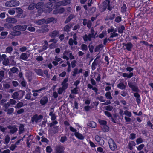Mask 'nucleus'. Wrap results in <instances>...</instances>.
<instances>
[{
  "mask_svg": "<svg viewBox=\"0 0 153 153\" xmlns=\"http://www.w3.org/2000/svg\"><path fill=\"white\" fill-rule=\"evenodd\" d=\"M0 76L3 79L6 78L7 75L4 71L2 70H0Z\"/></svg>",
  "mask_w": 153,
  "mask_h": 153,
  "instance_id": "cd10ccee",
  "label": "nucleus"
},
{
  "mask_svg": "<svg viewBox=\"0 0 153 153\" xmlns=\"http://www.w3.org/2000/svg\"><path fill=\"white\" fill-rule=\"evenodd\" d=\"M20 81L22 85L24 87H25L26 86V82L25 81L24 79L23 80L20 79Z\"/></svg>",
  "mask_w": 153,
  "mask_h": 153,
  "instance_id": "0e129e2a",
  "label": "nucleus"
},
{
  "mask_svg": "<svg viewBox=\"0 0 153 153\" xmlns=\"http://www.w3.org/2000/svg\"><path fill=\"white\" fill-rule=\"evenodd\" d=\"M19 94H20V95L19 96V99H20V100L23 98V96L24 95L25 92L24 91L21 90L19 91Z\"/></svg>",
  "mask_w": 153,
  "mask_h": 153,
  "instance_id": "a19ab883",
  "label": "nucleus"
},
{
  "mask_svg": "<svg viewBox=\"0 0 153 153\" xmlns=\"http://www.w3.org/2000/svg\"><path fill=\"white\" fill-rule=\"evenodd\" d=\"M28 58L27 54L26 53H23L20 56V59L24 60H26Z\"/></svg>",
  "mask_w": 153,
  "mask_h": 153,
  "instance_id": "412c9836",
  "label": "nucleus"
},
{
  "mask_svg": "<svg viewBox=\"0 0 153 153\" xmlns=\"http://www.w3.org/2000/svg\"><path fill=\"white\" fill-rule=\"evenodd\" d=\"M19 4V3L18 1L12 0L7 1L5 3V6L7 7H12L18 6Z\"/></svg>",
  "mask_w": 153,
  "mask_h": 153,
  "instance_id": "f257e3e1",
  "label": "nucleus"
},
{
  "mask_svg": "<svg viewBox=\"0 0 153 153\" xmlns=\"http://www.w3.org/2000/svg\"><path fill=\"white\" fill-rule=\"evenodd\" d=\"M7 128L10 129L9 132L12 134L16 132L18 130V129L15 126H11L10 125H9L7 126Z\"/></svg>",
  "mask_w": 153,
  "mask_h": 153,
  "instance_id": "9d476101",
  "label": "nucleus"
},
{
  "mask_svg": "<svg viewBox=\"0 0 153 153\" xmlns=\"http://www.w3.org/2000/svg\"><path fill=\"white\" fill-rule=\"evenodd\" d=\"M128 84L129 87L133 91L138 92L140 90L138 88V87L134 83H132L130 81L128 82Z\"/></svg>",
  "mask_w": 153,
  "mask_h": 153,
  "instance_id": "20e7f679",
  "label": "nucleus"
},
{
  "mask_svg": "<svg viewBox=\"0 0 153 153\" xmlns=\"http://www.w3.org/2000/svg\"><path fill=\"white\" fill-rule=\"evenodd\" d=\"M71 0H64L60 2V4L63 6H65L69 4Z\"/></svg>",
  "mask_w": 153,
  "mask_h": 153,
  "instance_id": "c85d7f7f",
  "label": "nucleus"
},
{
  "mask_svg": "<svg viewBox=\"0 0 153 153\" xmlns=\"http://www.w3.org/2000/svg\"><path fill=\"white\" fill-rule=\"evenodd\" d=\"M23 105V103L22 102H19L15 106V108H19L22 107Z\"/></svg>",
  "mask_w": 153,
  "mask_h": 153,
  "instance_id": "37998d69",
  "label": "nucleus"
},
{
  "mask_svg": "<svg viewBox=\"0 0 153 153\" xmlns=\"http://www.w3.org/2000/svg\"><path fill=\"white\" fill-rule=\"evenodd\" d=\"M122 76L124 77H127L128 78H130L133 75V74L132 72H130L129 74L126 73H123Z\"/></svg>",
  "mask_w": 153,
  "mask_h": 153,
  "instance_id": "393cba45",
  "label": "nucleus"
},
{
  "mask_svg": "<svg viewBox=\"0 0 153 153\" xmlns=\"http://www.w3.org/2000/svg\"><path fill=\"white\" fill-rule=\"evenodd\" d=\"M27 27V26L26 25H18L14 27L13 29L15 31L20 30L21 31H24L26 30Z\"/></svg>",
  "mask_w": 153,
  "mask_h": 153,
  "instance_id": "7ed1b4c3",
  "label": "nucleus"
},
{
  "mask_svg": "<svg viewBox=\"0 0 153 153\" xmlns=\"http://www.w3.org/2000/svg\"><path fill=\"white\" fill-rule=\"evenodd\" d=\"M127 8L126 4L123 3V6L121 7V11L122 12H125L126 11V9Z\"/></svg>",
  "mask_w": 153,
  "mask_h": 153,
  "instance_id": "bf43d9fd",
  "label": "nucleus"
},
{
  "mask_svg": "<svg viewBox=\"0 0 153 153\" xmlns=\"http://www.w3.org/2000/svg\"><path fill=\"white\" fill-rule=\"evenodd\" d=\"M43 5V4L42 2H39L37 4L35 5V7L37 9H39L41 8Z\"/></svg>",
  "mask_w": 153,
  "mask_h": 153,
  "instance_id": "a18cd8bd",
  "label": "nucleus"
},
{
  "mask_svg": "<svg viewBox=\"0 0 153 153\" xmlns=\"http://www.w3.org/2000/svg\"><path fill=\"white\" fill-rule=\"evenodd\" d=\"M124 114L125 115L129 117H131L132 115V114L131 112L127 110H126L124 111Z\"/></svg>",
  "mask_w": 153,
  "mask_h": 153,
  "instance_id": "09e8293b",
  "label": "nucleus"
},
{
  "mask_svg": "<svg viewBox=\"0 0 153 153\" xmlns=\"http://www.w3.org/2000/svg\"><path fill=\"white\" fill-rule=\"evenodd\" d=\"M50 1V2L47 3L46 6H47V8L49 7L48 8V12H50L52 10V8H51L52 6V3H57L59 0H49Z\"/></svg>",
  "mask_w": 153,
  "mask_h": 153,
  "instance_id": "423d86ee",
  "label": "nucleus"
},
{
  "mask_svg": "<svg viewBox=\"0 0 153 153\" xmlns=\"http://www.w3.org/2000/svg\"><path fill=\"white\" fill-rule=\"evenodd\" d=\"M81 48L83 51H87L88 49L87 46L85 44H82L81 45Z\"/></svg>",
  "mask_w": 153,
  "mask_h": 153,
  "instance_id": "c03bdc74",
  "label": "nucleus"
},
{
  "mask_svg": "<svg viewBox=\"0 0 153 153\" xmlns=\"http://www.w3.org/2000/svg\"><path fill=\"white\" fill-rule=\"evenodd\" d=\"M11 97L16 100H20L19 91H16L12 95Z\"/></svg>",
  "mask_w": 153,
  "mask_h": 153,
  "instance_id": "a211bd4d",
  "label": "nucleus"
},
{
  "mask_svg": "<svg viewBox=\"0 0 153 153\" xmlns=\"http://www.w3.org/2000/svg\"><path fill=\"white\" fill-rule=\"evenodd\" d=\"M58 122L56 120H55L52 121L49 124V126L50 127H51L53 126H54L58 123Z\"/></svg>",
  "mask_w": 153,
  "mask_h": 153,
  "instance_id": "13d9d810",
  "label": "nucleus"
},
{
  "mask_svg": "<svg viewBox=\"0 0 153 153\" xmlns=\"http://www.w3.org/2000/svg\"><path fill=\"white\" fill-rule=\"evenodd\" d=\"M105 96L107 99L111 100L112 99V97L111 96V93L110 92H106L105 94Z\"/></svg>",
  "mask_w": 153,
  "mask_h": 153,
  "instance_id": "58836bf2",
  "label": "nucleus"
},
{
  "mask_svg": "<svg viewBox=\"0 0 153 153\" xmlns=\"http://www.w3.org/2000/svg\"><path fill=\"white\" fill-rule=\"evenodd\" d=\"M58 126H55L50 129L49 131L51 133L55 134L58 132Z\"/></svg>",
  "mask_w": 153,
  "mask_h": 153,
  "instance_id": "f3484780",
  "label": "nucleus"
},
{
  "mask_svg": "<svg viewBox=\"0 0 153 153\" xmlns=\"http://www.w3.org/2000/svg\"><path fill=\"white\" fill-rule=\"evenodd\" d=\"M24 126L23 124H20L19 128V134H20L23 133L24 130Z\"/></svg>",
  "mask_w": 153,
  "mask_h": 153,
  "instance_id": "7c9ffc66",
  "label": "nucleus"
},
{
  "mask_svg": "<svg viewBox=\"0 0 153 153\" xmlns=\"http://www.w3.org/2000/svg\"><path fill=\"white\" fill-rule=\"evenodd\" d=\"M75 17V16L74 14H71L67 18L65 21L64 23L67 24L73 18Z\"/></svg>",
  "mask_w": 153,
  "mask_h": 153,
  "instance_id": "aec40b11",
  "label": "nucleus"
},
{
  "mask_svg": "<svg viewBox=\"0 0 153 153\" xmlns=\"http://www.w3.org/2000/svg\"><path fill=\"white\" fill-rule=\"evenodd\" d=\"M55 19L53 17H51L47 19L46 23H48L53 22Z\"/></svg>",
  "mask_w": 153,
  "mask_h": 153,
  "instance_id": "6e6d98bb",
  "label": "nucleus"
},
{
  "mask_svg": "<svg viewBox=\"0 0 153 153\" xmlns=\"http://www.w3.org/2000/svg\"><path fill=\"white\" fill-rule=\"evenodd\" d=\"M48 101V98L46 96H45L41 99L39 102L40 104L42 105H44L46 104Z\"/></svg>",
  "mask_w": 153,
  "mask_h": 153,
  "instance_id": "ddd939ff",
  "label": "nucleus"
},
{
  "mask_svg": "<svg viewBox=\"0 0 153 153\" xmlns=\"http://www.w3.org/2000/svg\"><path fill=\"white\" fill-rule=\"evenodd\" d=\"M110 3V1L109 0H105V1L103 2V6L105 7H107L108 5Z\"/></svg>",
  "mask_w": 153,
  "mask_h": 153,
  "instance_id": "864d4df0",
  "label": "nucleus"
},
{
  "mask_svg": "<svg viewBox=\"0 0 153 153\" xmlns=\"http://www.w3.org/2000/svg\"><path fill=\"white\" fill-rule=\"evenodd\" d=\"M87 125L91 127L94 128L96 126V124L94 122L91 121L87 124Z\"/></svg>",
  "mask_w": 153,
  "mask_h": 153,
  "instance_id": "2f4dec72",
  "label": "nucleus"
},
{
  "mask_svg": "<svg viewBox=\"0 0 153 153\" xmlns=\"http://www.w3.org/2000/svg\"><path fill=\"white\" fill-rule=\"evenodd\" d=\"M83 71V70L82 68H80L78 70V68H75L74 69L73 71H72L71 73L72 76L75 77L77 74L80 73H82Z\"/></svg>",
  "mask_w": 153,
  "mask_h": 153,
  "instance_id": "6e6552de",
  "label": "nucleus"
},
{
  "mask_svg": "<svg viewBox=\"0 0 153 153\" xmlns=\"http://www.w3.org/2000/svg\"><path fill=\"white\" fill-rule=\"evenodd\" d=\"M96 98L102 102H103L105 101V98L102 96H100V97H97Z\"/></svg>",
  "mask_w": 153,
  "mask_h": 153,
  "instance_id": "5fc2aeb1",
  "label": "nucleus"
},
{
  "mask_svg": "<svg viewBox=\"0 0 153 153\" xmlns=\"http://www.w3.org/2000/svg\"><path fill=\"white\" fill-rule=\"evenodd\" d=\"M61 85L62 86V88L65 90L67 88L68 84V83H62Z\"/></svg>",
  "mask_w": 153,
  "mask_h": 153,
  "instance_id": "680f3d73",
  "label": "nucleus"
},
{
  "mask_svg": "<svg viewBox=\"0 0 153 153\" xmlns=\"http://www.w3.org/2000/svg\"><path fill=\"white\" fill-rule=\"evenodd\" d=\"M105 110L109 111H111L113 109V107L111 105H108L105 107Z\"/></svg>",
  "mask_w": 153,
  "mask_h": 153,
  "instance_id": "052dcab7",
  "label": "nucleus"
},
{
  "mask_svg": "<svg viewBox=\"0 0 153 153\" xmlns=\"http://www.w3.org/2000/svg\"><path fill=\"white\" fill-rule=\"evenodd\" d=\"M59 32L58 30H53L49 33V36L51 37L54 38L58 36Z\"/></svg>",
  "mask_w": 153,
  "mask_h": 153,
  "instance_id": "4468645a",
  "label": "nucleus"
},
{
  "mask_svg": "<svg viewBox=\"0 0 153 153\" xmlns=\"http://www.w3.org/2000/svg\"><path fill=\"white\" fill-rule=\"evenodd\" d=\"M144 146L145 145L143 144L139 145L137 147V150L138 151L141 150L144 147Z\"/></svg>",
  "mask_w": 153,
  "mask_h": 153,
  "instance_id": "774afa93",
  "label": "nucleus"
},
{
  "mask_svg": "<svg viewBox=\"0 0 153 153\" xmlns=\"http://www.w3.org/2000/svg\"><path fill=\"white\" fill-rule=\"evenodd\" d=\"M117 87L123 90L126 88V86L123 82L120 83L117 85Z\"/></svg>",
  "mask_w": 153,
  "mask_h": 153,
  "instance_id": "bb28decb",
  "label": "nucleus"
},
{
  "mask_svg": "<svg viewBox=\"0 0 153 153\" xmlns=\"http://www.w3.org/2000/svg\"><path fill=\"white\" fill-rule=\"evenodd\" d=\"M74 23H69L66 25L64 27V31L67 32L70 31V29L74 25Z\"/></svg>",
  "mask_w": 153,
  "mask_h": 153,
  "instance_id": "9b49d317",
  "label": "nucleus"
},
{
  "mask_svg": "<svg viewBox=\"0 0 153 153\" xmlns=\"http://www.w3.org/2000/svg\"><path fill=\"white\" fill-rule=\"evenodd\" d=\"M80 27V25L79 24H76L73 27V31L75 30L78 29H79Z\"/></svg>",
  "mask_w": 153,
  "mask_h": 153,
  "instance_id": "e2e57ef3",
  "label": "nucleus"
},
{
  "mask_svg": "<svg viewBox=\"0 0 153 153\" xmlns=\"http://www.w3.org/2000/svg\"><path fill=\"white\" fill-rule=\"evenodd\" d=\"M34 71L38 75L42 76L43 75V71L42 69H35L34 70Z\"/></svg>",
  "mask_w": 153,
  "mask_h": 153,
  "instance_id": "473e14b6",
  "label": "nucleus"
},
{
  "mask_svg": "<svg viewBox=\"0 0 153 153\" xmlns=\"http://www.w3.org/2000/svg\"><path fill=\"white\" fill-rule=\"evenodd\" d=\"M103 47V45L102 44H100L97 46L95 48L94 51L95 52H98L99 51L100 48Z\"/></svg>",
  "mask_w": 153,
  "mask_h": 153,
  "instance_id": "79ce46f5",
  "label": "nucleus"
},
{
  "mask_svg": "<svg viewBox=\"0 0 153 153\" xmlns=\"http://www.w3.org/2000/svg\"><path fill=\"white\" fill-rule=\"evenodd\" d=\"M18 71V69L15 67H14L10 69V71L9 72V73L10 74V72L11 71L13 73H17Z\"/></svg>",
  "mask_w": 153,
  "mask_h": 153,
  "instance_id": "72a5a7b5",
  "label": "nucleus"
},
{
  "mask_svg": "<svg viewBox=\"0 0 153 153\" xmlns=\"http://www.w3.org/2000/svg\"><path fill=\"white\" fill-rule=\"evenodd\" d=\"M50 112L49 114V115L51 117V120L53 121L54 120L56 117V116L55 115L54 113V108H51Z\"/></svg>",
  "mask_w": 153,
  "mask_h": 153,
  "instance_id": "1a4fd4ad",
  "label": "nucleus"
},
{
  "mask_svg": "<svg viewBox=\"0 0 153 153\" xmlns=\"http://www.w3.org/2000/svg\"><path fill=\"white\" fill-rule=\"evenodd\" d=\"M73 38L74 39V44L76 45L77 44V37L76 36V33H74L73 35Z\"/></svg>",
  "mask_w": 153,
  "mask_h": 153,
  "instance_id": "de8ad7c7",
  "label": "nucleus"
},
{
  "mask_svg": "<svg viewBox=\"0 0 153 153\" xmlns=\"http://www.w3.org/2000/svg\"><path fill=\"white\" fill-rule=\"evenodd\" d=\"M13 51V49L12 47L10 46H8L6 48L5 53H9L10 54Z\"/></svg>",
  "mask_w": 153,
  "mask_h": 153,
  "instance_id": "c756f323",
  "label": "nucleus"
},
{
  "mask_svg": "<svg viewBox=\"0 0 153 153\" xmlns=\"http://www.w3.org/2000/svg\"><path fill=\"white\" fill-rule=\"evenodd\" d=\"M5 27L8 29H11L13 25L10 23H7L5 24L4 25Z\"/></svg>",
  "mask_w": 153,
  "mask_h": 153,
  "instance_id": "3c124183",
  "label": "nucleus"
},
{
  "mask_svg": "<svg viewBox=\"0 0 153 153\" xmlns=\"http://www.w3.org/2000/svg\"><path fill=\"white\" fill-rule=\"evenodd\" d=\"M14 109L13 108H10L7 110H5V111L7 112V114L9 115H11L13 113Z\"/></svg>",
  "mask_w": 153,
  "mask_h": 153,
  "instance_id": "c9c22d12",
  "label": "nucleus"
},
{
  "mask_svg": "<svg viewBox=\"0 0 153 153\" xmlns=\"http://www.w3.org/2000/svg\"><path fill=\"white\" fill-rule=\"evenodd\" d=\"M32 136L31 135H30L27 138L26 143L27 144L28 146H29V145L30 144V141H31V137Z\"/></svg>",
  "mask_w": 153,
  "mask_h": 153,
  "instance_id": "603ef678",
  "label": "nucleus"
},
{
  "mask_svg": "<svg viewBox=\"0 0 153 153\" xmlns=\"http://www.w3.org/2000/svg\"><path fill=\"white\" fill-rule=\"evenodd\" d=\"M46 20L44 19H41L38 20H36L35 23L38 25H42L44 23H46Z\"/></svg>",
  "mask_w": 153,
  "mask_h": 153,
  "instance_id": "b1692460",
  "label": "nucleus"
},
{
  "mask_svg": "<svg viewBox=\"0 0 153 153\" xmlns=\"http://www.w3.org/2000/svg\"><path fill=\"white\" fill-rule=\"evenodd\" d=\"M108 144L111 149L112 151L115 150L117 148V146L114 141L111 138L108 140Z\"/></svg>",
  "mask_w": 153,
  "mask_h": 153,
  "instance_id": "f03ea898",
  "label": "nucleus"
},
{
  "mask_svg": "<svg viewBox=\"0 0 153 153\" xmlns=\"http://www.w3.org/2000/svg\"><path fill=\"white\" fill-rule=\"evenodd\" d=\"M67 140V137L65 136L62 137L60 141L62 143H64Z\"/></svg>",
  "mask_w": 153,
  "mask_h": 153,
  "instance_id": "69168bd1",
  "label": "nucleus"
},
{
  "mask_svg": "<svg viewBox=\"0 0 153 153\" xmlns=\"http://www.w3.org/2000/svg\"><path fill=\"white\" fill-rule=\"evenodd\" d=\"M95 140L99 143V144L101 146L104 143V142L103 139L100 137L98 135H96L95 137Z\"/></svg>",
  "mask_w": 153,
  "mask_h": 153,
  "instance_id": "f8f14e48",
  "label": "nucleus"
},
{
  "mask_svg": "<svg viewBox=\"0 0 153 153\" xmlns=\"http://www.w3.org/2000/svg\"><path fill=\"white\" fill-rule=\"evenodd\" d=\"M102 128L104 132H108L109 130V127L106 125V124L102 126Z\"/></svg>",
  "mask_w": 153,
  "mask_h": 153,
  "instance_id": "ea45409f",
  "label": "nucleus"
},
{
  "mask_svg": "<svg viewBox=\"0 0 153 153\" xmlns=\"http://www.w3.org/2000/svg\"><path fill=\"white\" fill-rule=\"evenodd\" d=\"M97 58L95 59L94 62H93L91 65L92 69L94 70L96 68V66L98 64V62L97 60Z\"/></svg>",
  "mask_w": 153,
  "mask_h": 153,
  "instance_id": "5701e85b",
  "label": "nucleus"
},
{
  "mask_svg": "<svg viewBox=\"0 0 153 153\" xmlns=\"http://www.w3.org/2000/svg\"><path fill=\"white\" fill-rule=\"evenodd\" d=\"M123 45L125 46L126 49L129 51H131V49L133 47L132 44L131 42H128L127 43H123Z\"/></svg>",
  "mask_w": 153,
  "mask_h": 153,
  "instance_id": "2eb2a0df",
  "label": "nucleus"
},
{
  "mask_svg": "<svg viewBox=\"0 0 153 153\" xmlns=\"http://www.w3.org/2000/svg\"><path fill=\"white\" fill-rule=\"evenodd\" d=\"M136 145L135 142L133 141L130 142L128 143V148L130 150L133 149V146H135Z\"/></svg>",
  "mask_w": 153,
  "mask_h": 153,
  "instance_id": "a878e982",
  "label": "nucleus"
},
{
  "mask_svg": "<svg viewBox=\"0 0 153 153\" xmlns=\"http://www.w3.org/2000/svg\"><path fill=\"white\" fill-rule=\"evenodd\" d=\"M15 10H16V11L19 14H21L23 13V10L19 8H15Z\"/></svg>",
  "mask_w": 153,
  "mask_h": 153,
  "instance_id": "338daca9",
  "label": "nucleus"
},
{
  "mask_svg": "<svg viewBox=\"0 0 153 153\" xmlns=\"http://www.w3.org/2000/svg\"><path fill=\"white\" fill-rule=\"evenodd\" d=\"M125 30V27L124 25H121L120 27H119L118 29V32L122 34L123 32V31Z\"/></svg>",
  "mask_w": 153,
  "mask_h": 153,
  "instance_id": "f704fd0d",
  "label": "nucleus"
},
{
  "mask_svg": "<svg viewBox=\"0 0 153 153\" xmlns=\"http://www.w3.org/2000/svg\"><path fill=\"white\" fill-rule=\"evenodd\" d=\"M78 88L75 87L73 89L71 90V92L72 93L76 94L78 93L77 89Z\"/></svg>",
  "mask_w": 153,
  "mask_h": 153,
  "instance_id": "4d7b16f0",
  "label": "nucleus"
},
{
  "mask_svg": "<svg viewBox=\"0 0 153 153\" xmlns=\"http://www.w3.org/2000/svg\"><path fill=\"white\" fill-rule=\"evenodd\" d=\"M2 64L4 65L5 66H7L10 65V64L8 59L5 58L2 62Z\"/></svg>",
  "mask_w": 153,
  "mask_h": 153,
  "instance_id": "e433bc0d",
  "label": "nucleus"
},
{
  "mask_svg": "<svg viewBox=\"0 0 153 153\" xmlns=\"http://www.w3.org/2000/svg\"><path fill=\"white\" fill-rule=\"evenodd\" d=\"M98 122L100 125H102V126H103L104 125L107 124V123L106 121L100 119L99 120Z\"/></svg>",
  "mask_w": 153,
  "mask_h": 153,
  "instance_id": "8fccbe9b",
  "label": "nucleus"
},
{
  "mask_svg": "<svg viewBox=\"0 0 153 153\" xmlns=\"http://www.w3.org/2000/svg\"><path fill=\"white\" fill-rule=\"evenodd\" d=\"M15 99L13 98L10 99L9 100V103L10 104V105H15L16 103V101L15 100Z\"/></svg>",
  "mask_w": 153,
  "mask_h": 153,
  "instance_id": "49530a36",
  "label": "nucleus"
},
{
  "mask_svg": "<svg viewBox=\"0 0 153 153\" xmlns=\"http://www.w3.org/2000/svg\"><path fill=\"white\" fill-rule=\"evenodd\" d=\"M6 20L7 22H8V23H9L10 24L15 23H16L17 22L16 19L11 17H9L8 18H7L6 19Z\"/></svg>",
  "mask_w": 153,
  "mask_h": 153,
  "instance_id": "dca6fc26",
  "label": "nucleus"
},
{
  "mask_svg": "<svg viewBox=\"0 0 153 153\" xmlns=\"http://www.w3.org/2000/svg\"><path fill=\"white\" fill-rule=\"evenodd\" d=\"M65 148L62 146L59 145L56 146L55 149L56 153H64Z\"/></svg>",
  "mask_w": 153,
  "mask_h": 153,
  "instance_id": "0eeeda50",
  "label": "nucleus"
},
{
  "mask_svg": "<svg viewBox=\"0 0 153 153\" xmlns=\"http://www.w3.org/2000/svg\"><path fill=\"white\" fill-rule=\"evenodd\" d=\"M57 42H54L49 45V47L50 49H53L56 48L58 46V44L57 43Z\"/></svg>",
  "mask_w": 153,
  "mask_h": 153,
  "instance_id": "4be33fe9",
  "label": "nucleus"
},
{
  "mask_svg": "<svg viewBox=\"0 0 153 153\" xmlns=\"http://www.w3.org/2000/svg\"><path fill=\"white\" fill-rule=\"evenodd\" d=\"M74 134L77 138L80 140H83L85 138L84 136H83L79 132L74 133Z\"/></svg>",
  "mask_w": 153,
  "mask_h": 153,
  "instance_id": "6ab92c4d",
  "label": "nucleus"
},
{
  "mask_svg": "<svg viewBox=\"0 0 153 153\" xmlns=\"http://www.w3.org/2000/svg\"><path fill=\"white\" fill-rule=\"evenodd\" d=\"M43 116L42 115H38L37 114L34 115L31 118V121L32 123H34L35 122L37 123L38 121L42 119Z\"/></svg>",
  "mask_w": 153,
  "mask_h": 153,
  "instance_id": "39448f33",
  "label": "nucleus"
},
{
  "mask_svg": "<svg viewBox=\"0 0 153 153\" xmlns=\"http://www.w3.org/2000/svg\"><path fill=\"white\" fill-rule=\"evenodd\" d=\"M10 138L9 136L8 135H6L5 137V142L4 143L6 145L8 144L10 141Z\"/></svg>",
  "mask_w": 153,
  "mask_h": 153,
  "instance_id": "4c0bfd02",
  "label": "nucleus"
}]
</instances>
